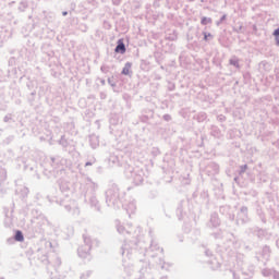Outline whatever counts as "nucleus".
Segmentation results:
<instances>
[{"instance_id":"1","label":"nucleus","mask_w":279,"mask_h":279,"mask_svg":"<svg viewBox=\"0 0 279 279\" xmlns=\"http://www.w3.org/2000/svg\"><path fill=\"white\" fill-rule=\"evenodd\" d=\"M116 53H125V44L122 40L118 41V46L116 47Z\"/></svg>"},{"instance_id":"2","label":"nucleus","mask_w":279,"mask_h":279,"mask_svg":"<svg viewBox=\"0 0 279 279\" xmlns=\"http://www.w3.org/2000/svg\"><path fill=\"white\" fill-rule=\"evenodd\" d=\"M130 71H132V63H125L122 70V75H130Z\"/></svg>"},{"instance_id":"3","label":"nucleus","mask_w":279,"mask_h":279,"mask_svg":"<svg viewBox=\"0 0 279 279\" xmlns=\"http://www.w3.org/2000/svg\"><path fill=\"white\" fill-rule=\"evenodd\" d=\"M15 241H20V242L25 241V238L23 236V232L16 231V233H15Z\"/></svg>"},{"instance_id":"4","label":"nucleus","mask_w":279,"mask_h":279,"mask_svg":"<svg viewBox=\"0 0 279 279\" xmlns=\"http://www.w3.org/2000/svg\"><path fill=\"white\" fill-rule=\"evenodd\" d=\"M201 23L202 25H208V23H213V20L208 17H203Z\"/></svg>"},{"instance_id":"5","label":"nucleus","mask_w":279,"mask_h":279,"mask_svg":"<svg viewBox=\"0 0 279 279\" xmlns=\"http://www.w3.org/2000/svg\"><path fill=\"white\" fill-rule=\"evenodd\" d=\"M274 36H275V38H276L277 45H279V28H277V29L274 32Z\"/></svg>"},{"instance_id":"6","label":"nucleus","mask_w":279,"mask_h":279,"mask_svg":"<svg viewBox=\"0 0 279 279\" xmlns=\"http://www.w3.org/2000/svg\"><path fill=\"white\" fill-rule=\"evenodd\" d=\"M205 40H208V35L205 34V37H204Z\"/></svg>"},{"instance_id":"7","label":"nucleus","mask_w":279,"mask_h":279,"mask_svg":"<svg viewBox=\"0 0 279 279\" xmlns=\"http://www.w3.org/2000/svg\"><path fill=\"white\" fill-rule=\"evenodd\" d=\"M63 16H66V12H63Z\"/></svg>"}]
</instances>
